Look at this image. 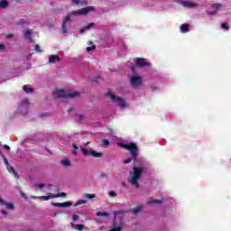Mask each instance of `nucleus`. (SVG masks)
I'll use <instances>...</instances> for the list:
<instances>
[{
  "mask_svg": "<svg viewBox=\"0 0 231 231\" xmlns=\"http://www.w3.org/2000/svg\"><path fill=\"white\" fill-rule=\"evenodd\" d=\"M66 193H60L57 195L51 194L49 196H42V197H33L34 199H43V201H48V199H51L52 198H64Z\"/></svg>",
  "mask_w": 231,
  "mask_h": 231,
  "instance_id": "obj_7",
  "label": "nucleus"
},
{
  "mask_svg": "<svg viewBox=\"0 0 231 231\" xmlns=\"http://www.w3.org/2000/svg\"><path fill=\"white\" fill-rule=\"evenodd\" d=\"M80 0H72V5H79Z\"/></svg>",
  "mask_w": 231,
  "mask_h": 231,
  "instance_id": "obj_36",
  "label": "nucleus"
},
{
  "mask_svg": "<svg viewBox=\"0 0 231 231\" xmlns=\"http://www.w3.org/2000/svg\"><path fill=\"white\" fill-rule=\"evenodd\" d=\"M2 158L4 160V163L6 166L7 171L9 172H13V174H14V176H17V173H15V171H14V168L12 166H10V164H8V160H6L5 155H2Z\"/></svg>",
  "mask_w": 231,
  "mask_h": 231,
  "instance_id": "obj_10",
  "label": "nucleus"
},
{
  "mask_svg": "<svg viewBox=\"0 0 231 231\" xmlns=\"http://www.w3.org/2000/svg\"><path fill=\"white\" fill-rule=\"evenodd\" d=\"M24 39H27L30 41V42H33V40L32 39V32L30 30H27L24 33Z\"/></svg>",
  "mask_w": 231,
  "mask_h": 231,
  "instance_id": "obj_15",
  "label": "nucleus"
},
{
  "mask_svg": "<svg viewBox=\"0 0 231 231\" xmlns=\"http://www.w3.org/2000/svg\"><path fill=\"white\" fill-rule=\"evenodd\" d=\"M4 216H6V211H2Z\"/></svg>",
  "mask_w": 231,
  "mask_h": 231,
  "instance_id": "obj_42",
  "label": "nucleus"
},
{
  "mask_svg": "<svg viewBox=\"0 0 231 231\" xmlns=\"http://www.w3.org/2000/svg\"><path fill=\"white\" fill-rule=\"evenodd\" d=\"M0 205H5L6 208H8V210H14V204L6 203L1 198H0Z\"/></svg>",
  "mask_w": 231,
  "mask_h": 231,
  "instance_id": "obj_11",
  "label": "nucleus"
},
{
  "mask_svg": "<svg viewBox=\"0 0 231 231\" xmlns=\"http://www.w3.org/2000/svg\"><path fill=\"white\" fill-rule=\"evenodd\" d=\"M70 225H71V227L74 228V230H79V231L84 230V226L82 224L75 225V224L71 223Z\"/></svg>",
  "mask_w": 231,
  "mask_h": 231,
  "instance_id": "obj_14",
  "label": "nucleus"
},
{
  "mask_svg": "<svg viewBox=\"0 0 231 231\" xmlns=\"http://www.w3.org/2000/svg\"><path fill=\"white\" fill-rule=\"evenodd\" d=\"M108 196H110V198H115V197H116V192H115V191H110V192L108 193Z\"/></svg>",
  "mask_w": 231,
  "mask_h": 231,
  "instance_id": "obj_32",
  "label": "nucleus"
},
{
  "mask_svg": "<svg viewBox=\"0 0 231 231\" xmlns=\"http://www.w3.org/2000/svg\"><path fill=\"white\" fill-rule=\"evenodd\" d=\"M4 148L6 149V151H10V146H8L6 144L4 145Z\"/></svg>",
  "mask_w": 231,
  "mask_h": 231,
  "instance_id": "obj_40",
  "label": "nucleus"
},
{
  "mask_svg": "<svg viewBox=\"0 0 231 231\" xmlns=\"http://www.w3.org/2000/svg\"><path fill=\"white\" fill-rule=\"evenodd\" d=\"M131 160H133V159L128 158V159L124 160L123 162L124 163H131Z\"/></svg>",
  "mask_w": 231,
  "mask_h": 231,
  "instance_id": "obj_35",
  "label": "nucleus"
},
{
  "mask_svg": "<svg viewBox=\"0 0 231 231\" xmlns=\"http://www.w3.org/2000/svg\"><path fill=\"white\" fill-rule=\"evenodd\" d=\"M28 104H30V102L28 101V99H23L21 102V107H23V109H26L28 107Z\"/></svg>",
  "mask_w": 231,
  "mask_h": 231,
  "instance_id": "obj_20",
  "label": "nucleus"
},
{
  "mask_svg": "<svg viewBox=\"0 0 231 231\" xmlns=\"http://www.w3.org/2000/svg\"><path fill=\"white\" fill-rule=\"evenodd\" d=\"M23 91H25V93H33V88L23 86Z\"/></svg>",
  "mask_w": 231,
  "mask_h": 231,
  "instance_id": "obj_25",
  "label": "nucleus"
},
{
  "mask_svg": "<svg viewBox=\"0 0 231 231\" xmlns=\"http://www.w3.org/2000/svg\"><path fill=\"white\" fill-rule=\"evenodd\" d=\"M212 8H214L215 12H211V14L216 13V10H219V8H221V5L220 4H214L212 5Z\"/></svg>",
  "mask_w": 231,
  "mask_h": 231,
  "instance_id": "obj_27",
  "label": "nucleus"
},
{
  "mask_svg": "<svg viewBox=\"0 0 231 231\" xmlns=\"http://www.w3.org/2000/svg\"><path fill=\"white\" fill-rule=\"evenodd\" d=\"M95 45L91 46V47H88L87 48V51H93V50H95Z\"/></svg>",
  "mask_w": 231,
  "mask_h": 231,
  "instance_id": "obj_33",
  "label": "nucleus"
},
{
  "mask_svg": "<svg viewBox=\"0 0 231 231\" xmlns=\"http://www.w3.org/2000/svg\"><path fill=\"white\" fill-rule=\"evenodd\" d=\"M180 3L185 8H198V6H199V4L189 1H180Z\"/></svg>",
  "mask_w": 231,
  "mask_h": 231,
  "instance_id": "obj_9",
  "label": "nucleus"
},
{
  "mask_svg": "<svg viewBox=\"0 0 231 231\" xmlns=\"http://www.w3.org/2000/svg\"><path fill=\"white\" fill-rule=\"evenodd\" d=\"M180 32L182 33H187V32H189V24H182L180 26Z\"/></svg>",
  "mask_w": 231,
  "mask_h": 231,
  "instance_id": "obj_18",
  "label": "nucleus"
},
{
  "mask_svg": "<svg viewBox=\"0 0 231 231\" xmlns=\"http://www.w3.org/2000/svg\"><path fill=\"white\" fill-rule=\"evenodd\" d=\"M160 204V203H162V200H160V199H155V200H152V201H148V205H151V204Z\"/></svg>",
  "mask_w": 231,
  "mask_h": 231,
  "instance_id": "obj_29",
  "label": "nucleus"
},
{
  "mask_svg": "<svg viewBox=\"0 0 231 231\" xmlns=\"http://www.w3.org/2000/svg\"><path fill=\"white\" fill-rule=\"evenodd\" d=\"M72 147L74 148L73 154H77V151L79 150V146H77L75 143H73Z\"/></svg>",
  "mask_w": 231,
  "mask_h": 231,
  "instance_id": "obj_30",
  "label": "nucleus"
},
{
  "mask_svg": "<svg viewBox=\"0 0 231 231\" xmlns=\"http://www.w3.org/2000/svg\"><path fill=\"white\" fill-rule=\"evenodd\" d=\"M145 171H147V163L144 162H142L139 166L134 167V171L130 172V183L134 187H138V180H140V176H142V173Z\"/></svg>",
  "mask_w": 231,
  "mask_h": 231,
  "instance_id": "obj_1",
  "label": "nucleus"
},
{
  "mask_svg": "<svg viewBox=\"0 0 231 231\" xmlns=\"http://www.w3.org/2000/svg\"><path fill=\"white\" fill-rule=\"evenodd\" d=\"M71 205H73V203L71 201H67V202H64V203H56L55 207L65 208V207H71Z\"/></svg>",
  "mask_w": 231,
  "mask_h": 231,
  "instance_id": "obj_13",
  "label": "nucleus"
},
{
  "mask_svg": "<svg viewBox=\"0 0 231 231\" xmlns=\"http://www.w3.org/2000/svg\"><path fill=\"white\" fill-rule=\"evenodd\" d=\"M60 60V58H59L58 55H51L49 57V62H51V64H53V62H59Z\"/></svg>",
  "mask_w": 231,
  "mask_h": 231,
  "instance_id": "obj_12",
  "label": "nucleus"
},
{
  "mask_svg": "<svg viewBox=\"0 0 231 231\" xmlns=\"http://www.w3.org/2000/svg\"><path fill=\"white\" fill-rule=\"evenodd\" d=\"M61 165H63L64 167H69V165H71V162H69V159L65 158L61 160Z\"/></svg>",
  "mask_w": 231,
  "mask_h": 231,
  "instance_id": "obj_16",
  "label": "nucleus"
},
{
  "mask_svg": "<svg viewBox=\"0 0 231 231\" xmlns=\"http://www.w3.org/2000/svg\"><path fill=\"white\" fill-rule=\"evenodd\" d=\"M97 216L99 217H107L109 216V213L99 211V212L97 213Z\"/></svg>",
  "mask_w": 231,
  "mask_h": 231,
  "instance_id": "obj_21",
  "label": "nucleus"
},
{
  "mask_svg": "<svg viewBox=\"0 0 231 231\" xmlns=\"http://www.w3.org/2000/svg\"><path fill=\"white\" fill-rule=\"evenodd\" d=\"M35 51H41V47L39 45L35 46Z\"/></svg>",
  "mask_w": 231,
  "mask_h": 231,
  "instance_id": "obj_38",
  "label": "nucleus"
},
{
  "mask_svg": "<svg viewBox=\"0 0 231 231\" xmlns=\"http://www.w3.org/2000/svg\"><path fill=\"white\" fill-rule=\"evenodd\" d=\"M84 198H85V199H93V198H96V195L87 193V194H85Z\"/></svg>",
  "mask_w": 231,
  "mask_h": 231,
  "instance_id": "obj_26",
  "label": "nucleus"
},
{
  "mask_svg": "<svg viewBox=\"0 0 231 231\" xmlns=\"http://www.w3.org/2000/svg\"><path fill=\"white\" fill-rule=\"evenodd\" d=\"M134 64L138 67V68H144V66H151V63H149L147 61V60L143 59V58H135L134 60Z\"/></svg>",
  "mask_w": 231,
  "mask_h": 231,
  "instance_id": "obj_6",
  "label": "nucleus"
},
{
  "mask_svg": "<svg viewBox=\"0 0 231 231\" xmlns=\"http://www.w3.org/2000/svg\"><path fill=\"white\" fill-rule=\"evenodd\" d=\"M8 6V2L6 0L0 1V8H6Z\"/></svg>",
  "mask_w": 231,
  "mask_h": 231,
  "instance_id": "obj_22",
  "label": "nucleus"
},
{
  "mask_svg": "<svg viewBox=\"0 0 231 231\" xmlns=\"http://www.w3.org/2000/svg\"><path fill=\"white\" fill-rule=\"evenodd\" d=\"M53 97L54 98H75V97H79V92L59 89L54 91Z\"/></svg>",
  "mask_w": 231,
  "mask_h": 231,
  "instance_id": "obj_3",
  "label": "nucleus"
},
{
  "mask_svg": "<svg viewBox=\"0 0 231 231\" xmlns=\"http://www.w3.org/2000/svg\"><path fill=\"white\" fill-rule=\"evenodd\" d=\"M90 154L91 156H94V158H100V156H102V153L97 152L96 151L91 149H90Z\"/></svg>",
  "mask_w": 231,
  "mask_h": 231,
  "instance_id": "obj_19",
  "label": "nucleus"
},
{
  "mask_svg": "<svg viewBox=\"0 0 231 231\" xmlns=\"http://www.w3.org/2000/svg\"><path fill=\"white\" fill-rule=\"evenodd\" d=\"M95 11V7L93 6H87L82 9H79L78 11H73L70 14H69L64 19L63 23L61 24V28L63 30V33H66V24L71 21V15H86V14H88V12Z\"/></svg>",
  "mask_w": 231,
  "mask_h": 231,
  "instance_id": "obj_2",
  "label": "nucleus"
},
{
  "mask_svg": "<svg viewBox=\"0 0 231 231\" xmlns=\"http://www.w3.org/2000/svg\"><path fill=\"white\" fill-rule=\"evenodd\" d=\"M107 96L110 97L112 102H115L119 107H125V100L115 96L111 91H108Z\"/></svg>",
  "mask_w": 231,
  "mask_h": 231,
  "instance_id": "obj_5",
  "label": "nucleus"
},
{
  "mask_svg": "<svg viewBox=\"0 0 231 231\" xmlns=\"http://www.w3.org/2000/svg\"><path fill=\"white\" fill-rule=\"evenodd\" d=\"M23 197H24V194H22Z\"/></svg>",
  "mask_w": 231,
  "mask_h": 231,
  "instance_id": "obj_45",
  "label": "nucleus"
},
{
  "mask_svg": "<svg viewBox=\"0 0 231 231\" xmlns=\"http://www.w3.org/2000/svg\"><path fill=\"white\" fill-rule=\"evenodd\" d=\"M221 28H223L224 30H228V26L226 25V23H222Z\"/></svg>",
  "mask_w": 231,
  "mask_h": 231,
  "instance_id": "obj_34",
  "label": "nucleus"
},
{
  "mask_svg": "<svg viewBox=\"0 0 231 231\" xmlns=\"http://www.w3.org/2000/svg\"><path fill=\"white\" fill-rule=\"evenodd\" d=\"M106 145H109V140L105 139V140H103V146L106 147Z\"/></svg>",
  "mask_w": 231,
  "mask_h": 231,
  "instance_id": "obj_31",
  "label": "nucleus"
},
{
  "mask_svg": "<svg viewBox=\"0 0 231 231\" xmlns=\"http://www.w3.org/2000/svg\"><path fill=\"white\" fill-rule=\"evenodd\" d=\"M85 203H88L87 199H80V200H78L74 206L79 207V205H84Z\"/></svg>",
  "mask_w": 231,
  "mask_h": 231,
  "instance_id": "obj_23",
  "label": "nucleus"
},
{
  "mask_svg": "<svg viewBox=\"0 0 231 231\" xmlns=\"http://www.w3.org/2000/svg\"><path fill=\"white\" fill-rule=\"evenodd\" d=\"M131 85L134 88H138V86H142V77H140V76H133L131 78Z\"/></svg>",
  "mask_w": 231,
  "mask_h": 231,
  "instance_id": "obj_8",
  "label": "nucleus"
},
{
  "mask_svg": "<svg viewBox=\"0 0 231 231\" xmlns=\"http://www.w3.org/2000/svg\"><path fill=\"white\" fill-rule=\"evenodd\" d=\"M82 152H83L84 156H88V155L91 154V149L90 150L82 149Z\"/></svg>",
  "mask_w": 231,
  "mask_h": 231,
  "instance_id": "obj_28",
  "label": "nucleus"
},
{
  "mask_svg": "<svg viewBox=\"0 0 231 231\" xmlns=\"http://www.w3.org/2000/svg\"><path fill=\"white\" fill-rule=\"evenodd\" d=\"M36 187H38L39 189H42V187H44V184H36Z\"/></svg>",
  "mask_w": 231,
  "mask_h": 231,
  "instance_id": "obj_39",
  "label": "nucleus"
},
{
  "mask_svg": "<svg viewBox=\"0 0 231 231\" xmlns=\"http://www.w3.org/2000/svg\"><path fill=\"white\" fill-rule=\"evenodd\" d=\"M0 50H5V45L4 44H0Z\"/></svg>",
  "mask_w": 231,
  "mask_h": 231,
  "instance_id": "obj_41",
  "label": "nucleus"
},
{
  "mask_svg": "<svg viewBox=\"0 0 231 231\" xmlns=\"http://www.w3.org/2000/svg\"><path fill=\"white\" fill-rule=\"evenodd\" d=\"M8 37H13V35H12V34H10Z\"/></svg>",
  "mask_w": 231,
  "mask_h": 231,
  "instance_id": "obj_44",
  "label": "nucleus"
},
{
  "mask_svg": "<svg viewBox=\"0 0 231 231\" xmlns=\"http://www.w3.org/2000/svg\"><path fill=\"white\" fill-rule=\"evenodd\" d=\"M119 147H123V149H127V151H130L131 155L134 158V162L136 163V156H138V147H136V144L130 143H117Z\"/></svg>",
  "mask_w": 231,
  "mask_h": 231,
  "instance_id": "obj_4",
  "label": "nucleus"
},
{
  "mask_svg": "<svg viewBox=\"0 0 231 231\" xmlns=\"http://www.w3.org/2000/svg\"><path fill=\"white\" fill-rule=\"evenodd\" d=\"M142 206H137L135 208L133 209V214L136 215L142 210Z\"/></svg>",
  "mask_w": 231,
  "mask_h": 231,
  "instance_id": "obj_24",
  "label": "nucleus"
},
{
  "mask_svg": "<svg viewBox=\"0 0 231 231\" xmlns=\"http://www.w3.org/2000/svg\"><path fill=\"white\" fill-rule=\"evenodd\" d=\"M131 69H132V71H134V67H132Z\"/></svg>",
  "mask_w": 231,
  "mask_h": 231,
  "instance_id": "obj_43",
  "label": "nucleus"
},
{
  "mask_svg": "<svg viewBox=\"0 0 231 231\" xmlns=\"http://www.w3.org/2000/svg\"><path fill=\"white\" fill-rule=\"evenodd\" d=\"M77 219H79V216L78 215H72V220L77 221Z\"/></svg>",
  "mask_w": 231,
  "mask_h": 231,
  "instance_id": "obj_37",
  "label": "nucleus"
},
{
  "mask_svg": "<svg viewBox=\"0 0 231 231\" xmlns=\"http://www.w3.org/2000/svg\"><path fill=\"white\" fill-rule=\"evenodd\" d=\"M93 26H95V23H89L88 26L84 27L83 29H80L79 33H84L86 30H90V28H93Z\"/></svg>",
  "mask_w": 231,
  "mask_h": 231,
  "instance_id": "obj_17",
  "label": "nucleus"
}]
</instances>
